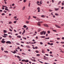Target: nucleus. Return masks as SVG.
Returning <instances> with one entry per match:
<instances>
[{"instance_id": "obj_12", "label": "nucleus", "mask_w": 64, "mask_h": 64, "mask_svg": "<svg viewBox=\"0 0 64 64\" xmlns=\"http://www.w3.org/2000/svg\"><path fill=\"white\" fill-rule=\"evenodd\" d=\"M23 27L24 28H26V27H27V26H26V25H24V26Z\"/></svg>"}, {"instance_id": "obj_52", "label": "nucleus", "mask_w": 64, "mask_h": 64, "mask_svg": "<svg viewBox=\"0 0 64 64\" xmlns=\"http://www.w3.org/2000/svg\"><path fill=\"white\" fill-rule=\"evenodd\" d=\"M21 43H23V44H24V42H21Z\"/></svg>"}, {"instance_id": "obj_34", "label": "nucleus", "mask_w": 64, "mask_h": 64, "mask_svg": "<svg viewBox=\"0 0 64 64\" xmlns=\"http://www.w3.org/2000/svg\"><path fill=\"white\" fill-rule=\"evenodd\" d=\"M53 45V43H51V44H50V45H51V46H52V45Z\"/></svg>"}, {"instance_id": "obj_22", "label": "nucleus", "mask_w": 64, "mask_h": 64, "mask_svg": "<svg viewBox=\"0 0 64 64\" xmlns=\"http://www.w3.org/2000/svg\"><path fill=\"white\" fill-rule=\"evenodd\" d=\"M17 58H18V59H20V57L18 56H17Z\"/></svg>"}, {"instance_id": "obj_47", "label": "nucleus", "mask_w": 64, "mask_h": 64, "mask_svg": "<svg viewBox=\"0 0 64 64\" xmlns=\"http://www.w3.org/2000/svg\"><path fill=\"white\" fill-rule=\"evenodd\" d=\"M41 17H44V16L43 15L41 16Z\"/></svg>"}, {"instance_id": "obj_56", "label": "nucleus", "mask_w": 64, "mask_h": 64, "mask_svg": "<svg viewBox=\"0 0 64 64\" xmlns=\"http://www.w3.org/2000/svg\"><path fill=\"white\" fill-rule=\"evenodd\" d=\"M37 10H40V8L38 7L37 8Z\"/></svg>"}, {"instance_id": "obj_44", "label": "nucleus", "mask_w": 64, "mask_h": 64, "mask_svg": "<svg viewBox=\"0 0 64 64\" xmlns=\"http://www.w3.org/2000/svg\"><path fill=\"white\" fill-rule=\"evenodd\" d=\"M33 18H36V16H33Z\"/></svg>"}, {"instance_id": "obj_54", "label": "nucleus", "mask_w": 64, "mask_h": 64, "mask_svg": "<svg viewBox=\"0 0 64 64\" xmlns=\"http://www.w3.org/2000/svg\"><path fill=\"white\" fill-rule=\"evenodd\" d=\"M40 44H41V45H42V44H43V43H42V42H40Z\"/></svg>"}, {"instance_id": "obj_16", "label": "nucleus", "mask_w": 64, "mask_h": 64, "mask_svg": "<svg viewBox=\"0 0 64 64\" xmlns=\"http://www.w3.org/2000/svg\"><path fill=\"white\" fill-rule=\"evenodd\" d=\"M26 47H27V48H30V46H26Z\"/></svg>"}, {"instance_id": "obj_27", "label": "nucleus", "mask_w": 64, "mask_h": 64, "mask_svg": "<svg viewBox=\"0 0 64 64\" xmlns=\"http://www.w3.org/2000/svg\"><path fill=\"white\" fill-rule=\"evenodd\" d=\"M36 56H40V54H36Z\"/></svg>"}, {"instance_id": "obj_3", "label": "nucleus", "mask_w": 64, "mask_h": 64, "mask_svg": "<svg viewBox=\"0 0 64 64\" xmlns=\"http://www.w3.org/2000/svg\"><path fill=\"white\" fill-rule=\"evenodd\" d=\"M11 52L13 53H14V54H15V53H16V52L15 50H14V52L12 51Z\"/></svg>"}, {"instance_id": "obj_62", "label": "nucleus", "mask_w": 64, "mask_h": 64, "mask_svg": "<svg viewBox=\"0 0 64 64\" xmlns=\"http://www.w3.org/2000/svg\"><path fill=\"white\" fill-rule=\"evenodd\" d=\"M38 12H40V10H38Z\"/></svg>"}, {"instance_id": "obj_58", "label": "nucleus", "mask_w": 64, "mask_h": 64, "mask_svg": "<svg viewBox=\"0 0 64 64\" xmlns=\"http://www.w3.org/2000/svg\"><path fill=\"white\" fill-rule=\"evenodd\" d=\"M51 15H52V16H53V13L52 12L51 13Z\"/></svg>"}, {"instance_id": "obj_15", "label": "nucleus", "mask_w": 64, "mask_h": 64, "mask_svg": "<svg viewBox=\"0 0 64 64\" xmlns=\"http://www.w3.org/2000/svg\"><path fill=\"white\" fill-rule=\"evenodd\" d=\"M25 6H24L22 8V10H24L25 9Z\"/></svg>"}, {"instance_id": "obj_31", "label": "nucleus", "mask_w": 64, "mask_h": 64, "mask_svg": "<svg viewBox=\"0 0 64 64\" xmlns=\"http://www.w3.org/2000/svg\"><path fill=\"white\" fill-rule=\"evenodd\" d=\"M32 61H34V62H36V60H35L34 59Z\"/></svg>"}, {"instance_id": "obj_57", "label": "nucleus", "mask_w": 64, "mask_h": 64, "mask_svg": "<svg viewBox=\"0 0 64 64\" xmlns=\"http://www.w3.org/2000/svg\"><path fill=\"white\" fill-rule=\"evenodd\" d=\"M17 22V21H14V23H16Z\"/></svg>"}, {"instance_id": "obj_26", "label": "nucleus", "mask_w": 64, "mask_h": 64, "mask_svg": "<svg viewBox=\"0 0 64 64\" xmlns=\"http://www.w3.org/2000/svg\"><path fill=\"white\" fill-rule=\"evenodd\" d=\"M44 32V34L45 35V34H46V32Z\"/></svg>"}, {"instance_id": "obj_38", "label": "nucleus", "mask_w": 64, "mask_h": 64, "mask_svg": "<svg viewBox=\"0 0 64 64\" xmlns=\"http://www.w3.org/2000/svg\"><path fill=\"white\" fill-rule=\"evenodd\" d=\"M55 15H56V16H58V14H57L56 13L55 14Z\"/></svg>"}, {"instance_id": "obj_35", "label": "nucleus", "mask_w": 64, "mask_h": 64, "mask_svg": "<svg viewBox=\"0 0 64 64\" xmlns=\"http://www.w3.org/2000/svg\"><path fill=\"white\" fill-rule=\"evenodd\" d=\"M16 44L17 45H19V43H17Z\"/></svg>"}, {"instance_id": "obj_55", "label": "nucleus", "mask_w": 64, "mask_h": 64, "mask_svg": "<svg viewBox=\"0 0 64 64\" xmlns=\"http://www.w3.org/2000/svg\"><path fill=\"white\" fill-rule=\"evenodd\" d=\"M30 3H29V4H28V6L29 7H30Z\"/></svg>"}, {"instance_id": "obj_39", "label": "nucleus", "mask_w": 64, "mask_h": 64, "mask_svg": "<svg viewBox=\"0 0 64 64\" xmlns=\"http://www.w3.org/2000/svg\"><path fill=\"white\" fill-rule=\"evenodd\" d=\"M36 3L37 4H38L39 3V2L38 1L36 2Z\"/></svg>"}, {"instance_id": "obj_13", "label": "nucleus", "mask_w": 64, "mask_h": 64, "mask_svg": "<svg viewBox=\"0 0 64 64\" xmlns=\"http://www.w3.org/2000/svg\"><path fill=\"white\" fill-rule=\"evenodd\" d=\"M4 33H6V32H7V30H4Z\"/></svg>"}, {"instance_id": "obj_36", "label": "nucleus", "mask_w": 64, "mask_h": 64, "mask_svg": "<svg viewBox=\"0 0 64 64\" xmlns=\"http://www.w3.org/2000/svg\"><path fill=\"white\" fill-rule=\"evenodd\" d=\"M40 2V4H42V2H42V1L41 0Z\"/></svg>"}, {"instance_id": "obj_18", "label": "nucleus", "mask_w": 64, "mask_h": 64, "mask_svg": "<svg viewBox=\"0 0 64 64\" xmlns=\"http://www.w3.org/2000/svg\"><path fill=\"white\" fill-rule=\"evenodd\" d=\"M45 40H46V39H49V38H46L44 39Z\"/></svg>"}, {"instance_id": "obj_63", "label": "nucleus", "mask_w": 64, "mask_h": 64, "mask_svg": "<svg viewBox=\"0 0 64 64\" xmlns=\"http://www.w3.org/2000/svg\"><path fill=\"white\" fill-rule=\"evenodd\" d=\"M61 43H62V44H64V42H61Z\"/></svg>"}, {"instance_id": "obj_40", "label": "nucleus", "mask_w": 64, "mask_h": 64, "mask_svg": "<svg viewBox=\"0 0 64 64\" xmlns=\"http://www.w3.org/2000/svg\"><path fill=\"white\" fill-rule=\"evenodd\" d=\"M42 52L43 53H44V50H42Z\"/></svg>"}, {"instance_id": "obj_6", "label": "nucleus", "mask_w": 64, "mask_h": 64, "mask_svg": "<svg viewBox=\"0 0 64 64\" xmlns=\"http://www.w3.org/2000/svg\"><path fill=\"white\" fill-rule=\"evenodd\" d=\"M59 9V8H55L54 9V10H55V11H58V10Z\"/></svg>"}, {"instance_id": "obj_23", "label": "nucleus", "mask_w": 64, "mask_h": 64, "mask_svg": "<svg viewBox=\"0 0 64 64\" xmlns=\"http://www.w3.org/2000/svg\"><path fill=\"white\" fill-rule=\"evenodd\" d=\"M50 33V31H48V34H49V33Z\"/></svg>"}, {"instance_id": "obj_60", "label": "nucleus", "mask_w": 64, "mask_h": 64, "mask_svg": "<svg viewBox=\"0 0 64 64\" xmlns=\"http://www.w3.org/2000/svg\"><path fill=\"white\" fill-rule=\"evenodd\" d=\"M4 13H6L7 12V11H6L5 10H4Z\"/></svg>"}, {"instance_id": "obj_61", "label": "nucleus", "mask_w": 64, "mask_h": 64, "mask_svg": "<svg viewBox=\"0 0 64 64\" xmlns=\"http://www.w3.org/2000/svg\"><path fill=\"white\" fill-rule=\"evenodd\" d=\"M24 33H25V30H24L23 31V32Z\"/></svg>"}, {"instance_id": "obj_46", "label": "nucleus", "mask_w": 64, "mask_h": 64, "mask_svg": "<svg viewBox=\"0 0 64 64\" xmlns=\"http://www.w3.org/2000/svg\"><path fill=\"white\" fill-rule=\"evenodd\" d=\"M57 40H60V38H57Z\"/></svg>"}, {"instance_id": "obj_48", "label": "nucleus", "mask_w": 64, "mask_h": 64, "mask_svg": "<svg viewBox=\"0 0 64 64\" xmlns=\"http://www.w3.org/2000/svg\"><path fill=\"white\" fill-rule=\"evenodd\" d=\"M26 1H27V0H24V2H25Z\"/></svg>"}, {"instance_id": "obj_50", "label": "nucleus", "mask_w": 64, "mask_h": 64, "mask_svg": "<svg viewBox=\"0 0 64 64\" xmlns=\"http://www.w3.org/2000/svg\"><path fill=\"white\" fill-rule=\"evenodd\" d=\"M32 58H33V59H36V58H35L34 57H32Z\"/></svg>"}, {"instance_id": "obj_45", "label": "nucleus", "mask_w": 64, "mask_h": 64, "mask_svg": "<svg viewBox=\"0 0 64 64\" xmlns=\"http://www.w3.org/2000/svg\"><path fill=\"white\" fill-rule=\"evenodd\" d=\"M52 31H54V32H56V30H53Z\"/></svg>"}, {"instance_id": "obj_64", "label": "nucleus", "mask_w": 64, "mask_h": 64, "mask_svg": "<svg viewBox=\"0 0 64 64\" xmlns=\"http://www.w3.org/2000/svg\"><path fill=\"white\" fill-rule=\"evenodd\" d=\"M62 39H63V40H64V37H62Z\"/></svg>"}, {"instance_id": "obj_43", "label": "nucleus", "mask_w": 64, "mask_h": 64, "mask_svg": "<svg viewBox=\"0 0 64 64\" xmlns=\"http://www.w3.org/2000/svg\"><path fill=\"white\" fill-rule=\"evenodd\" d=\"M5 15V14L4 13H2V16H4Z\"/></svg>"}, {"instance_id": "obj_41", "label": "nucleus", "mask_w": 64, "mask_h": 64, "mask_svg": "<svg viewBox=\"0 0 64 64\" xmlns=\"http://www.w3.org/2000/svg\"><path fill=\"white\" fill-rule=\"evenodd\" d=\"M49 11H50V12H52L53 11V10H49Z\"/></svg>"}, {"instance_id": "obj_10", "label": "nucleus", "mask_w": 64, "mask_h": 64, "mask_svg": "<svg viewBox=\"0 0 64 64\" xmlns=\"http://www.w3.org/2000/svg\"><path fill=\"white\" fill-rule=\"evenodd\" d=\"M38 26H40V23H39V22H38Z\"/></svg>"}, {"instance_id": "obj_29", "label": "nucleus", "mask_w": 64, "mask_h": 64, "mask_svg": "<svg viewBox=\"0 0 64 64\" xmlns=\"http://www.w3.org/2000/svg\"><path fill=\"white\" fill-rule=\"evenodd\" d=\"M4 52L6 53H8V51H4Z\"/></svg>"}, {"instance_id": "obj_30", "label": "nucleus", "mask_w": 64, "mask_h": 64, "mask_svg": "<svg viewBox=\"0 0 64 64\" xmlns=\"http://www.w3.org/2000/svg\"><path fill=\"white\" fill-rule=\"evenodd\" d=\"M38 31L39 32L40 31H41V29H40V28L38 29Z\"/></svg>"}, {"instance_id": "obj_19", "label": "nucleus", "mask_w": 64, "mask_h": 64, "mask_svg": "<svg viewBox=\"0 0 64 64\" xmlns=\"http://www.w3.org/2000/svg\"><path fill=\"white\" fill-rule=\"evenodd\" d=\"M61 2L60 1L59 2H58V5H59V4H60V3H61Z\"/></svg>"}, {"instance_id": "obj_24", "label": "nucleus", "mask_w": 64, "mask_h": 64, "mask_svg": "<svg viewBox=\"0 0 64 64\" xmlns=\"http://www.w3.org/2000/svg\"><path fill=\"white\" fill-rule=\"evenodd\" d=\"M35 52H36V53H39V52H38V50H36L35 51Z\"/></svg>"}, {"instance_id": "obj_17", "label": "nucleus", "mask_w": 64, "mask_h": 64, "mask_svg": "<svg viewBox=\"0 0 64 64\" xmlns=\"http://www.w3.org/2000/svg\"><path fill=\"white\" fill-rule=\"evenodd\" d=\"M36 20H37V21H40V20L38 18H37V19H36Z\"/></svg>"}, {"instance_id": "obj_2", "label": "nucleus", "mask_w": 64, "mask_h": 64, "mask_svg": "<svg viewBox=\"0 0 64 64\" xmlns=\"http://www.w3.org/2000/svg\"><path fill=\"white\" fill-rule=\"evenodd\" d=\"M44 26H45L46 27H48V25H47V24H44Z\"/></svg>"}, {"instance_id": "obj_25", "label": "nucleus", "mask_w": 64, "mask_h": 64, "mask_svg": "<svg viewBox=\"0 0 64 64\" xmlns=\"http://www.w3.org/2000/svg\"><path fill=\"white\" fill-rule=\"evenodd\" d=\"M9 24H11V23H12V22H8Z\"/></svg>"}, {"instance_id": "obj_51", "label": "nucleus", "mask_w": 64, "mask_h": 64, "mask_svg": "<svg viewBox=\"0 0 64 64\" xmlns=\"http://www.w3.org/2000/svg\"><path fill=\"white\" fill-rule=\"evenodd\" d=\"M43 22H38L39 23H42Z\"/></svg>"}, {"instance_id": "obj_49", "label": "nucleus", "mask_w": 64, "mask_h": 64, "mask_svg": "<svg viewBox=\"0 0 64 64\" xmlns=\"http://www.w3.org/2000/svg\"><path fill=\"white\" fill-rule=\"evenodd\" d=\"M1 50H4V49H3V48H1Z\"/></svg>"}, {"instance_id": "obj_21", "label": "nucleus", "mask_w": 64, "mask_h": 64, "mask_svg": "<svg viewBox=\"0 0 64 64\" xmlns=\"http://www.w3.org/2000/svg\"><path fill=\"white\" fill-rule=\"evenodd\" d=\"M30 18H31V17H30V16H28V20H29V19H30Z\"/></svg>"}, {"instance_id": "obj_28", "label": "nucleus", "mask_w": 64, "mask_h": 64, "mask_svg": "<svg viewBox=\"0 0 64 64\" xmlns=\"http://www.w3.org/2000/svg\"><path fill=\"white\" fill-rule=\"evenodd\" d=\"M9 30L10 31H11V32H12V30L10 28H9Z\"/></svg>"}, {"instance_id": "obj_4", "label": "nucleus", "mask_w": 64, "mask_h": 64, "mask_svg": "<svg viewBox=\"0 0 64 64\" xmlns=\"http://www.w3.org/2000/svg\"><path fill=\"white\" fill-rule=\"evenodd\" d=\"M44 32V31H43V32H41L40 34L41 35H43V33Z\"/></svg>"}, {"instance_id": "obj_37", "label": "nucleus", "mask_w": 64, "mask_h": 64, "mask_svg": "<svg viewBox=\"0 0 64 64\" xmlns=\"http://www.w3.org/2000/svg\"><path fill=\"white\" fill-rule=\"evenodd\" d=\"M29 62V60H26V62Z\"/></svg>"}, {"instance_id": "obj_11", "label": "nucleus", "mask_w": 64, "mask_h": 64, "mask_svg": "<svg viewBox=\"0 0 64 64\" xmlns=\"http://www.w3.org/2000/svg\"><path fill=\"white\" fill-rule=\"evenodd\" d=\"M45 36H40V37L41 38H45Z\"/></svg>"}, {"instance_id": "obj_14", "label": "nucleus", "mask_w": 64, "mask_h": 64, "mask_svg": "<svg viewBox=\"0 0 64 64\" xmlns=\"http://www.w3.org/2000/svg\"><path fill=\"white\" fill-rule=\"evenodd\" d=\"M2 36V37H4V38H6L7 37V36Z\"/></svg>"}, {"instance_id": "obj_9", "label": "nucleus", "mask_w": 64, "mask_h": 64, "mask_svg": "<svg viewBox=\"0 0 64 64\" xmlns=\"http://www.w3.org/2000/svg\"><path fill=\"white\" fill-rule=\"evenodd\" d=\"M5 10H6V11H9V10L7 8H5Z\"/></svg>"}, {"instance_id": "obj_32", "label": "nucleus", "mask_w": 64, "mask_h": 64, "mask_svg": "<svg viewBox=\"0 0 64 64\" xmlns=\"http://www.w3.org/2000/svg\"><path fill=\"white\" fill-rule=\"evenodd\" d=\"M4 35L5 36H8V34H4Z\"/></svg>"}, {"instance_id": "obj_59", "label": "nucleus", "mask_w": 64, "mask_h": 64, "mask_svg": "<svg viewBox=\"0 0 64 64\" xmlns=\"http://www.w3.org/2000/svg\"><path fill=\"white\" fill-rule=\"evenodd\" d=\"M45 55H46V56H49V55L47 54H46Z\"/></svg>"}, {"instance_id": "obj_53", "label": "nucleus", "mask_w": 64, "mask_h": 64, "mask_svg": "<svg viewBox=\"0 0 64 64\" xmlns=\"http://www.w3.org/2000/svg\"><path fill=\"white\" fill-rule=\"evenodd\" d=\"M18 18H16V19H15V20H16V21H17V20H18Z\"/></svg>"}, {"instance_id": "obj_33", "label": "nucleus", "mask_w": 64, "mask_h": 64, "mask_svg": "<svg viewBox=\"0 0 64 64\" xmlns=\"http://www.w3.org/2000/svg\"><path fill=\"white\" fill-rule=\"evenodd\" d=\"M22 54L23 55H25V53H22Z\"/></svg>"}, {"instance_id": "obj_42", "label": "nucleus", "mask_w": 64, "mask_h": 64, "mask_svg": "<svg viewBox=\"0 0 64 64\" xmlns=\"http://www.w3.org/2000/svg\"><path fill=\"white\" fill-rule=\"evenodd\" d=\"M26 43L27 44H29V43H30V44H31V43L30 42H27Z\"/></svg>"}, {"instance_id": "obj_8", "label": "nucleus", "mask_w": 64, "mask_h": 64, "mask_svg": "<svg viewBox=\"0 0 64 64\" xmlns=\"http://www.w3.org/2000/svg\"><path fill=\"white\" fill-rule=\"evenodd\" d=\"M55 26H56V27H57L58 28H60V26H58L56 25Z\"/></svg>"}, {"instance_id": "obj_20", "label": "nucleus", "mask_w": 64, "mask_h": 64, "mask_svg": "<svg viewBox=\"0 0 64 64\" xmlns=\"http://www.w3.org/2000/svg\"><path fill=\"white\" fill-rule=\"evenodd\" d=\"M29 22H28L27 21H26V24H28V23H29Z\"/></svg>"}, {"instance_id": "obj_1", "label": "nucleus", "mask_w": 64, "mask_h": 64, "mask_svg": "<svg viewBox=\"0 0 64 64\" xmlns=\"http://www.w3.org/2000/svg\"><path fill=\"white\" fill-rule=\"evenodd\" d=\"M6 44H11V42L10 41H8L6 42Z\"/></svg>"}, {"instance_id": "obj_5", "label": "nucleus", "mask_w": 64, "mask_h": 64, "mask_svg": "<svg viewBox=\"0 0 64 64\" xmlns=\"http://www.w3.org/2000/svg\"><path fill=\"white\" fill-rule=\"evenodd\" d=\"M6 42V41L4 40H2L1 42L2 43H5Z\"/></svg>"}, {"instance_id": "obj_7", "label": "nucleus", "mask_w": 64, "mask_h": 64, "mask_svg": "<svg viewBox=\"0 0 64 64\" xmlns=\"http://www.w3.org/2000/svg\"><path fill=\"white\" fill-rule=\"evenodd\" d=\"M17 37H18V38H21V36H17Z\"/></svg>"}]
</instances>
